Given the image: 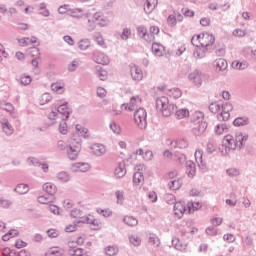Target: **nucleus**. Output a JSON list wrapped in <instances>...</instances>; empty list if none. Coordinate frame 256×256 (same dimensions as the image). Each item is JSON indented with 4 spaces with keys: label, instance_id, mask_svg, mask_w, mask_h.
<instances>
[{
    "label": "nucleus",
    "instance_id": "nucleus-23",
    "mask_svg": "<svg viewBox=\"0 0 256 256\" xmlns=\"http://www.w3.org/2000/svg\"><path fill=\"white\" fill-rule=\"evenodd\" d=\"M143 103V100L139 96H134L130 99V102L128 105V111H133L135 107H139Z\"/></svg>",
    "mask_w": 256,
    "mask_h": 256
},
{
    "label": "nucleus",
    "instance_id": "nucleus-15",
    "mask_svg": "<svg viewBox=\"0 0 256 256\" xmlns=\"http://www.w3.org/2000/svg\"><path fill=\"white\" fill-rule=\"evenodd\" d=\"M91 169V166L87 163H75L72 165V171L80 172V173H87Z\"/></svg>",
    "mask_w": 256,
    "mask_h": 256
},
{
    "label": "nucleus",
    "instance_id": "nucleus-44",
    "mask_svg": "<svg viewBox=\"0 0 256 256\" xmlns=\"http://www.w3.org/2000/svg\"><path fill=\"white\" fill-rule=\"evenodd\" d=\"M105 253L108 256L117 255V253H119V248H117V246H107L105 248Z\"/></svg>",
    "mask_w": 256,
    "mask_h": 256
},
{
    "label": "nucleus",
    "instance_id": "nucleus-29",
    "mask_svg": "<svg viewBox=\"0 0 256 256\" xmlns=\"http://www.w3.org/2000/svg\"><path fill=\"white\" fill-rule=\"evenodd\" d=\"M227 131H229V127L226 124H217L214 127V133L218 137H220V135H223L224 133H227Z\"/></svg>",
    "mask_w": 256,
    "mask_h": 256
},
{
    "label": "nucleus",
    "instance_id": "nucleus-21",
    "mask_svg": "<svg viewBox=\"0 0 256 256\" xmlns=\"http://www.w3.org/2000/svg\"><path fill=\"white\" fill-rule=\"evenodd\" d=\"M152 53H154L156 57H163V55L165 54V47L159 43H153Z\"/></svg>",
    "mask_w": 256,
    "mask_h": 256
},
{
    "label": "nucleus",
    "instance_id": "nucleus-40",
    "mask_svg": "<svg viewBox=\"0 0 256 256\" xmlns=\"http://www.w3.org/2000/svg\"><path fill=\"white\" fill-rule=\"evenodd\" d=\"M1 109H4V111H7L8 113H10V115H15V113H17V111L15 110V107H13V104L11 103H2L1 104Z\"/></svg>",
    "mask_w": 256,
    "mask_h": 256
},
{
    "label": "nucleus",
    "instance_id": "nucleus-27",
    "mask_svg": "<svg viewBox=\"0 0 256 256\" xmlns=\"http://www.w3.org/2000/svg\"><path fill=\"white\" fill-rule=\"evenodd\" d=\"M170 145L176 149H187L189 144L186 142L185 139H178L176 141L170 142Z\"/></svg>",
    "mask_w": 256,
    "mask_h": 256
},
{
    "label": "nucleus",
    "instance_id": "nucleus-9",
    "mask_svg": "<svg viewBox=\"0 0 256 256\" xmlns=\"http://www.w3.org/2000/svg\"><path fill=\"white\" fill-rule=\"evenodd\" d=\"M57 113L61 115L63 121H67V119H69V115L73 113V110L69 107V103L65 102L58 106Z\"/></svg>",
    "mask_w": 256,
    "mask_h": 256
},
{
    "label": "nucleus",
    "instance_id": "nucleus-36",
    "mask_svg": "<svg viewBox=\"0 0 256 256\" xmlns=\"http://www.w3.org/2000/svg\"><path fill=\"white\" fill-rule=\"evenodd\" d=\"M249 123V119L247 117H238L233 121L234 127H243Z\"/></svg>",
    "mask_w": 256,
    "mask_h": 256
},
{
    "label": "nucleus",
    "instance_id": "nucleus-43",
    "mask_svg": "<svg viewBox=\"0 0 256 256\" xmlns=\"http://www.w3.org/2000/svg\"><path fill=\"white\" fill-rule=\"evenodd\" d=\"M177 119H187L189 117V110L182 108L176 111Z\"/></svg>",
    "mask_w": 256,
    "mask_h": 256
},
{
    "label": "nucleus",
    "instance_id": "nucleus-34",
    "mask_svg": "<svg viewBox=\"0 0 256 256\" xmlns=\"http://www.w3.org/2000/svg\"><path fill=\"white\" fill-rule=\"evenodd\" d=\"M93 20L98 22V25L100 27H105L107 26V20L103 19V14L100 12H97L93 15Z\"/></svg>",
    "mask_w": 256,
    "mask_h": 256
},
{
    "label": "nucleus",
    "instance_id": "nucleus-52",
    "mask_svg": "<svg viewBox=\"0 0 256 256\" xmlns=\"http://www.w3.org/2000/svg\"><path fill=\"white\" fill-rule=\"evenodd\" d=\"M70 255H72V256H90L89 254H87V252H84L83 249H81V248L72 250L70 252Z\"/></svg>",
    "mask_w": 256,
    "mask_h": 256
},
{
    "label": "nucleus",
    "instance_id": "nucleus-63",
    "mask_svg": "<svg viewBox=\"0 0 256 256\" xmlns=\"http://www.w3.org/2000/svg\"><path fill=\"white\" fill-rule=\"evenodd\" d=\"M20 83L22 85H29L31 83V76H21Z\"/></svg>",
    "mask_w": 256,
    "mask_h": 256
},
{
    "label": "nucleus",
    "instance_id": "nucleus-11",
    "mask_svg": "<svg viewBox=\"0 0 256 256\" xmlns=\"http://www.w3.org/2000/svg\"><path fill=\"white\" fill-rule=\"evenodd\" d=\"M127 175V169L125 168V162L116 164L114 168V177L116 179H123Z\"/></svg>",
    "mask_w": 256,
    "mask_h": 256
},
{
    "label": "nucleus",
    "instance_id": "nucleus-20",
    "mask_svg": "<svg viewBox=\"0 0 256 256\" xmlns=\"http://www.w3.org/2000/svg\"><path fill=\"white\" fill-rule=\"evenodd\" d=\"M2 131L5 133V135L11 136L13 133H15V129L13 128V125L9 123V120H4L1 124Z\"/></svg>",
    "mask_w": 256,
    "mask_h": 256
},
{
    "label": "nucleus",
    "instance_id": "nucleus-57",
    "mask_svg": "<svg viewBox=\"0 0 256 256\" xmlns=\"http://www.w3.org/2000/svg\"><path fill=\"white\" fill-rule=\"evenodd\" d=\"M169 187L172 191H177V189L181 187V182H179V180H173L170 182Z\"/></svg>",
    "mask_w": 256,
    "mask_h": 256
},
{
    "label": "nucleus",
    "instance_id": "nucleus-6",
    "mask_svg": "<svg viewBox=\"0 0 256 256\" xmlns=\"http://www.w3.org/2000/svg\"><path fill=\"white\" fill-rule=\"evenodd\" d=\"M134 123L139 129H147V111L139 108L134 112Z\"/></svg>",
    "mask_w": 256,
    "mask_h": 256
},
{
    "label": "nucleus",
    "instance_id": "nucleus-50",
    "mask_svg": "<svg viewBox=\"0 0 256 256\" xmlns=\"http://www.w3.org/2000/svg\"><path fill=\"white\" fill-rule=\"evenodd\" d=\"M90 46L91 42L87 39L81 40L79 42V49H81V51H86V49H89Z\"/></svg>",
    "mask_w": 256,
    "mask_h": 256
},
{
    "label": "nucleus",
    "instance_id": "nucleus-51",
    "mask_svg": "<svg viewBox=\"0 0 256 256\" xmlns=\"http://www.w3.org/2000/svg\"><path fill=\"white\" fill-rule=\"evenodd\" d=\"M98 77L101 81H107V78L109 77V73L107 72V70L101 68L98 71Z\"/></svg>",
    "mask_w": 256,
    "mask_h": 256
},
{
    "label": "nucleus",
    "instance_id": "nucleus-31",
    "mask_svg": "<svg viewBox=\"0 0 256 256\" xmlns=\"http://www.w3.org/2000/svg\"><path fill=\"white\" fill-rule=\"evenodd\" d=\"M232 67L236 69V71H243L249 67V64L245 61L240 62V61L234 60L232 62Z\"/></svg>",
    "mask_w": 256,
    "mask_h": 256
},
{
    "label": "nucleus",
    "instance_id": "nucleus-26",
    "mask_svg": "<svg viewBox=\"0 0 256 256\" xmlns=\"http://www.w3.org/2000/svg\"><path fill=\"white\" fill-rule=\"evenodd\" d=\"M43 189L44 191H46V193H48V195L50 197H53V195H55V193H57V186H55V184H52V183H45L43 185Z\"/></svg>",
    "mask_w": 256,
    "mask_h": 256
},
{
    "label": "nucleus",
    "instance_id": "nucleus-48",
    "mask_svg": "<svg viewBox=\"0 0 256 256\" xmlns=\"http://www.w3.org/2000/svg\"><path fill=\"white\" fill-rule=\"evenodd\" d=\"M194 57L195 59H205L206 57L205 50H203V48L201 47L197 48L194 52Z\"/></svg>",
    "mask_w": 256,
    "mask_h": 256
},
{
    "label": "nucleus",
    "instance_id": "nucleus-64",
    "mask_svg": "<svg viewBox=\"0 0 256 256\" xmlns=\"http://www.w3.org/2000/svg\"><path fill=\"white\" fill-rule=\"evenodd\" d=\"M2 255L3 256H13V255H15V253H13V251H11V248H4L2 250Z\"/></svg>",
    "mask_w": 256,
    "mask_h": 256
},
{
    "label": "nucleus",
    "instance_id": "nucleus-12",
    "mask_svg": "<svg viewBox=\"0 0 256 256\" xmlns=\"http://www.w3.org/2000/svg\"><path fill=\"white\" fill-rule=\"evenodd\" d=\"M78 137H83L84 139H87V137H89V129H87L85 126L81 125V124H77L76 125V134L73 136V140L74 139H80L81 138H77Z\"/></svg>",
    "mask_w": 256,
    "mask_h": 256
},
{
    "label": "nucleus",
    "instance_id": "nucleus-16",
    "mask_svg": "<svg viewBox=\"0 0 256 256\" xmlns=\"http://www.w3.org/2000/svg\"><path fill=\"white\" fill-rule=\"evenodd\" d=\"M45 256H65V251L63 248L54 246L46 251Z\"/></svg>",
    "mask_w": 256,
    "mask_h": 256
},
{
    "label": "nucleus",
    "instance_id": "nucleus-62",
    "mask_svg": "<svg viewBox=\"0 0 256 256\" xmlns=\"http://www.w3.org/2000/svg\"><path fill=\"white\" fill-rule=\"evenodd\" d=\"M212 225H214V227H219V225H221L223 223V218L221 217H215L211 220Z\"/></svg>",
    "mask_w": 256,
    "mask_h": 256
},
{
    "label": "nucleus",
    "instance_id": "nucleus-47",
    "mask_svg": "<svg viewBox=\"0 0 256 256\" xmlns=\"http://www.w3.org/2000/svg\"><path fill=\"white\" fill-rule=\"evenodd\" d=\"M128 105L127 104H122L120 106H118L116 109L113 110V115H122L123 111H127Z\"/></svg>",
    "mask_w": 256,
    "mask_h": 256
},
{
    "label": "nucleus",
    "instance_id": "nucleus-35",
    "mask_svg": "<svg viewBox=\"0 0 256 256\" xmlns=\"http://www.w3.org/2000/svg\"><path fill=\"white\" fill-rule=\"evenodd\" d=\"M168 95L172 99H180V97L183 95V92L179 88H172L168 91Z\"/></svg>",
    "mask_w": 256,
    "mask_h": 256
},
{
    "label": "nucleus",
    "instance_id": "nucleus-25",
    "mask_svg": "<svg viewBox=\"0 0 256 256\" xmlns=\"http://www.w3.org/2000/svg\"><path fill=\"white\" fill-rule=\"evenodd\" d=\"M172 245L177 249V251H185V249H187V244L177 237L172 239Z\"/></svg>",
    "mask_w": 256,
    "mask_h": 256
},
{
    "label": "nucleus",
    "instance_id": "nucleus-3",
    "mask_svg": "<svg viewBox=\"0 0 256 256\" xmlns=\"http://www.w3.org/2000/svg\"><path fill=\"white\" fill-rule=\"evenodd\" d=\"M209 111L211 113H219L218 119L219 121H229L231 118V111H233V104L226 102L224 105L219 104L218 102H212L209 105Z\"/></svg>",
    "mask_w": 256,
    "mask_h": 256
},
{
    "label": "nucleus",
    "instance_id": "nucleus-1",
    "mask_svg": "<svg viewBox=\"0 0 256 256\" xmlns=\"http://www.w3.org/2000/svg\"><path fill=\"white\" fill-rule=\"evenodd\" d=\"M70 217L74 219V223H76V225H81L86 223L96 231H99V229L103 227V222H101L99 218H96L93 214L85 215V213L81 209L71 210Z\"/></svg>",
    "mask_w": 256,
    "mask_h": 256
},
{
    "label": "nucleus",
    "instance_id": "nucleus-42",
    "mask_svg": "<svg viewBox=\"0 0 256 256\" xmlns=\"http://www.w3.org/2000/svg\"><path fill=\"white\" fill-rule=\"evenodd\" d=\"M57 179L61 183H68V181H71V176L67 172H60L57 175Z\"/></svg>",
    "mask_w": 256,
    "mask_h": 256
},
{
    "label": "nucleus",
    "instance_id": "nucleus-2",
    "mask_svg": "<svg viewBox=\"0 0 256 256\" xmlns=\"http://www.w3.org/2000/svg\"><path fill=\"white\" fill-rule=\"evenodd\" d=\"M247 139H249V137L241 132H237L235 136L231 134L224 136L223 147H225V153L235 151V149H241Z\"/></svg>",
    "mask_w": 256,
    "mask_h": 256
},
{
    "label": "nucleus",
    "instance_id": "nucleus-60",
    "mask_svg": "<svg viewBox=\"0 0 256 256\" xmlns=\"http://www.w3.org/2000/svg\"><path fill=\"white\" fill-rule=\"evenodd\" d=\"M245 35H247V33L243 29H235L233 31V36L234 37H245Z\"/></svg>",
    "mask_w": 256,
    "mask_h": 256
},
{
    "label": "nucleus",
    "instance_id": "nucleus-17",
    "mask_svg": "<svg viewBox=\"0 0 256 256\" xmlns=\"http://www.w3.org/2000/svg\"><path fill=\"white\" fill-rule=\"evenodd\" d=\"M51 89L53 93H56L57 95H63L65 93V83L64 82H54L51 85Z\"/></svg>",
    "mask_w": 256,
    "mask_h": 256
},
{
    "label": "nucleus",
    "instance_id": "nucleus-53",
    "mask_svg": "<svg viewBox=\"0 0 256 256\" xmlns=\"http://www.w3.org/2000/svg\"><path fill=\"white\" fill-rule=\"evenodd\" d=\"M73 205H75V203L73 202L72 199L67 198V199H65V200L63 201V207H64L67 211H69V209H73Z\"/></svg>",
    "mask_w": 256,
    "mask_h": 256
},
{
    "label": "nucleus",
    "instance_id": "nucleus-5",
    "mask_svg": "<svg viewBox=\"0 0 256 256\" xmlns=\"http://www.w3.org/2000/svg\"><path fill=\"white\" fill-rule=\"evenodd\" d=\"M156 108L164 117H171L175 113V104L169 103V98L165 96L157 98Z\"/></svg>",
    "mask_w": 256,
    "mask_h": 256
},
{
    "label": "nucleus",
    "instance_id": "nucleus-33",
    "mask_svg": "<svg viewBox=\"0 0 256 256\" xmlns=\"http://www.w3.org/2000/svg\"><path fill=\"white\" fill-rule=\"evenodd\" d=\"M15 193L18 195H25V193H29V186L27 184H18L14 188Z\"/></svg>",
    "mask_w": 256,
    "mask_h": 256
},
{
    "label": "nucleus",
    "instance_id": "nucleus-24",
    "mask_svg": "<svg viewBox=\"0 0 256 256\" xmlns=\"http://www.w3.org/2000/svg\"><path fill=\"white\" fill-rule=\"evenodd\" d=\"M201 207H203L201 202H188L186 204V209H187L188 213H195V211H199V209H201Z\"/></svg>",
    "mask_w": 256,
    "mask_h": 256
},
{
    "label": "nucleus",
    "instance_id": "nucleus-8",
    "mask_svg": "<svg viewBox=\"0 0 256 256\" xmlns=\"http://www.w3.org/2000/svg\"><path fill=\"white\" fill-rule=\"evenodd\" d=\"M174 217L176 219H181L185 215V213H188L187 211V204H185L184 201H177L174 204L173 208Z\"/></svg>",
    "mask_w": 256,
    "mask_h": 256
},
{
    "label": "nucleus",
    "instance_id": "nucleus-22",
    "mask_svg": "<svg viewBox=\"0 0 256 256\" xmlns=\"http://www.w3.org/2000/svg\"><path fill=\"white\" fill-rule=\"evenodd\" d=\"M159 3L158 0H146V3L144 5V11L145 13H153L155 11V7H157V4Z\"/></svg>",
    "mask_w": 256,
    "mask_h": 256
},
{
    "label": "nucleus",
    "instance_id": "nucleus-30",
    "mask_svg": "<svg viewBox=\"0 0 256 256\" xmlns=\"http://www.w3.org/2000/svg\"><path fill=\"white\" fill-rule=\"evenodd\" d=\"M143 183H145L143 172H136L133 176V184L136 186H141Z\"/></svg>",
    "mask_w": 256,
    "mask_h": 256
},
{
    "label": "nucleus",
    "instance_id": "nucleus-28",
    "mask_svg": "<svg viewBox=\"0 0 256 256\" xmlns=\"http://www.w3.org/2000/svg\"><path fill=\"white\" fill-rule=\"evenodd\" d=\"M105 147L102 144H94L92 146V153L97 157H101V155H105Z\"/></svg>",
    "mask_w": 256,
    "mask_h": 256
},
{
    "label": "nucleus",
    "instance_id": "nucleus-4",
    "mask_svg": "<svg viewBox=\"0 0 256 256\" xmlns=\"http://www.w3.org/2000/svg\"><path fill=\"white\" fill-rule=\"evenodd\" d=\"M192 45L196 47H202V49H209L215 45V35L209 32H201L200 34H195L191 39Z\"/></svg>",
    "mask_w": 256,
    "mask_h": 256
},
{
    "label": "nucleus",
    "instance_id": "nucleus-49",
    "mask_svg": "<svg viewBox=\"0 0 256 256\" xmlns=\"http://www.w3.org/2000/svg\"><path fill=\"white\" fill-rule=\"evenodd\" d=\"M11 205V200L1 196L0 197V207L3 209H9V206Z\"/></svg>",
    "mask_w": 256,
    "mask_h": 256
},
{
    "label": "nucleus",
    "instance_id": "nucleus-41",
    "mask_svg": "<svg viewBox=\"0 0 256 256\" xmlns=\"http://www.w3.org/2000/svg\"><path fill=\"white\" fill-rule=\"evenodd\" d=\"M53 99V96H51V93H44L39 98L40 105H47Z\"/></svg>",
    "mask_w": 256,
    "mask_h": 256
},
{
    "label": "nucleus",
    "instance_id": "nucleus-14",
    "mask_svg": "<svg viewBox=\"0 0 256 256\" xmlns=\"http://www.w3.org/2000/svg\"><path fill=\"white\" fill-rule=\"evenodd\" d=\"M130 73L134 81H141L143 79V71L136 65L131 66Z\"/></svg>",
    "mask_w": 256,
    "mask_h": 256
},
{
    "label": "nucleus",
    "instance_id": "nucleus-13",
    "mask_svg": "<svg viewBox=\"0 0 256 256\" xmlns=\"http://www.w3.org/2000/svg\"><path fill=\"white\" fill-rule=\"evenodd\" d=\"M213 67L216 73L225 71V69H227V60L223 58H218L214 61Z\"/></svg>",
    "mask_w": 256,
    "mask_h": 256
},
{
    "label": "nucleus",
    "instance_id": "nucleus-58",
    "mask_svg": "<svg viewBox=\"0 0 256 256\" xmlns=\"http://www.w3.org/2000/svg\"><path fill=\"white\" fill-rule=\"evenodd\" d=\"M167 23L168 25H170L171 27H175V25H177V18H175V15H170L167 18Z\"/></svg>",
    "mask_w": 256,
    "mask_h": 256
},
{
    "label": "nucleus",
    "instance_id": "nucleus-10",
    "mask_svg": "<svg viewBox=\"0 0 256 256\" xmlns=\"http://www.w3.org/2000/svg\"><path fill=\"white\" fill-rule=\"evenodd\" d=\"M18 43L20 47H35V45H39V40L37 37L31 36L18 39Z\"/></svg>",
    "mask_w": 256,
    "mask_h": 256
},
{
    "label": "nucleus",
    "instance_id": "nucleus-56",
    "mask_svg": "<svg viewBox=\"0 0 256 256\" xmlns=\"http://www.w3.org/2000/svg\"><path fill=\"white\" fill-rule=\"evenodd\" d=\"M19 235V232L17 230H12L9 233L5 234L2 239L3 241H9V239H11V237H15Z\"/></svg>",
    "mask_w": 256,
    "mask_h": 256
},
{
    "label": "nucleus",
    "instance_id": "nucleus-37",
    "mask_svg": "<svg viewBox=\"0 0 256 256\" xmlns=\"http://www.w3.org/2000/svg\"><path fill=\"white\" fill-rule=\"evenodd\" d=\"M185 51H186V48H185V44L183 43H178L174 46V55H176V57H180V55H183Z\"/></svg>",
    "mask_w": 256,
    "mask_h": 256
},
{
    "label": "nucleus",
    "instance_id": "nucleus-19",
    "mask_svg": "<svg viewBox=\"0 0 256 256\" xmlns=\"http://www.w3.org/2000/svg\"><path fill=\"white\" fill-rule=\"evenodd\" d=\"M189 79L195 83V85H201V83H203V74L196 70L189 75Z\"/></svg>",
    "mask_w": 256,
    "mask_h": 256
},
{
    "label": "nucleus",
    "instance_id": "nucleus-61",
    "mask_svg": "<svg viewBox=\"0 0 256 256\" xmlns=\"http://www.w3.org/2000/svg\"><path fill=\"white\" fill-rule=\"evenodd\" d=\"M182 13H183V15H185V17H194L195 16V12L189 8H183Z\"/></svg>",
    "mask_w": 256,
    "mask_h": 256
},
{
    "label": "nucleus",
    "instance_id": "nucleus-32",
    "mask_svg": "<svg viewBox=\"0 0 256 256\" xmlns=\"http://www.w3.org/2000/svg\"><path fill=\"white\" fill-rule=\"evenodd\" d=\"M123 221L128 227H137L139 225V220L133 216H125Z\"/></svg>",
    "mask_w": 256,
    "mask_h": 256
},
{
    "label": "nucleus",
    "instance_id": "nucleus-39",
    "mask_svg": "<svg viewBox=\"0 0 256 256\" xmlns=\"http://www.w3.org/2000/svg\"><path fill=\"white\" fill-rule=\"evenodd\" d=\"M129 241L134 247H139V245H141V236H139V234H131L129 236Z\"/></svg>",
    "mask_w": 256,
    "mask_h": 256
},
{
    "label": "nucleus",
    "instance_id": "nucleus-7",
    "mask_svg": "<svg viewBox=\"0 0 256 256\" xmlns=\"http://www.w3.org/2000/svg\"><path fill=\"white\" fill-rule=\"evenodd\" d=\"M79 153H81V139H77L74 136V139L71 141L70 146L67 149V155L69 159L75 161V159L79 157Z\"/></svg>",
    "mask_w": 256,
    "mask_h": 256
},
{
    "label": "nucleus",
    "instance_id": "nucleus-46",
    "mask_svg": "<svg viewBox=\"0 0 256 256\" xmlns=\"http://www.w3.org/2000/svg\"><path fill=\"white\" fill-rule=\"evenodd\" d=\"M38 201L42 203V205H47L49 203H53V197L42 195L38 197Z\"/></svg>",
    "mask_w": 256,
    "mask_h": 256
},
{
    "label": "nucleus",
    "instance_id": "nucleus-45",
    "mask_svg": "<svg viewBox=\"0 0 256 256\" xmlns=\"http://www.w3.org/2000/svg\"><path fill=\"white\" fill-rule=\"evenodd\" d=\"M59 131L62 135H67L69 128L67 126V120H63L59 124Z\"/></svg>",
    "mask_w": 256,
    "mask_h": 256
},
{
    "label": "nucleus",
    "instance_id": "nucleus-59",
    "mask_svg": "<svg viewBox=\"0 0 256 256\" xmlns=\"http://www.w3.org/2000/svg\"><path fill=\"white\" fill-rule=\"evenodd\" d=\"M227 175H229V177H238L239 170H237V168H229L227 170Z\"/></svg>",
    "mask_w": 256,
    "mask_h": 256
},
{
    "label": "nucleus",
    "instance_id": "nucleus-55",
    "mask_svg": "<svg viewBox=\"0 0 256 256\" xmlns=\"http://www.w3.org/2000/svg\"><path fill=\"white\" fill-rule=\"evenodd\" d=\"M94 39H95L97 45H100V47H105V39L103 38V36L101 34H96L94 36Z\"/></svg>",
    "mask_w": 256,
    "mask_h": 256
},
{
    "label": "nucleus",
    "instance_id": "nucleus-18",
    "mask_svg": "<svg viewBox=\"0 0 256 256\" xmlns=\"http://www.w3.org/2000/svg\"><path fill=\"white\" fill-rule=\"evenodd\" d=\"M94 61L99 65H109V56L104 53L94 54Z\"/></svg>",
    "mask_w": 256,
    "mask_h": 256
},
{
    "label": "nucleus",
    "instance_id": "nucleus-54",
    "mask_svg": "<svg viewBox=\"0 0 256 256\" xmlns=\"http://www.w3.org/2000/svg\"><path fill=\"white\" fill-rule=\"evenodd\" d=\"M97 213H99V215H102L103 217H111V215H113V212H111L110 209L98 208Z\"/></svg>",
    "mask_w": 256,
    "mask_h": 256
},
{
    "label": "nucleus",
    "instance_id": "nucleus-38",
    "mask_svg": "<svg viewBox=\"0 0 256 256\" xmlns=\"http://www.w3.org/2000/svg\"><path fill=\"white\" fill-rule=\"evenodd\" d=\"M186 173L188 177L193 178L195 177L196 169H195V163L188 162L186 166Z\"/></svg>",
    "mask_w": 256,
    "mask_h": 256
}]
</instances>
